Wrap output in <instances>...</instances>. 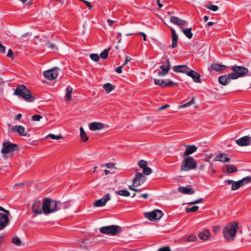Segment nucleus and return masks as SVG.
<instances>
[{
    "instance_id": "obj_1",
    "label": "nucleus",
    "mask_w": 251,
    "mask_h": 251,
    "mask_svg": "<svg viewBox=\"0 0 251 251\" xmlns=\"http://www.w3.org/2000/svg\"><path fill=\"white\" fill-rule=\"evenodd\" d=\"M238 228V224L235 222L228 224L224 227L223 229V233L225 239L227 241L234 240Z\"/></svg>"
},
{
    "instance_id": "obj_2",
    "label": "nucleus",
    "mask_w": 251,
    "mask_h": 251,
    "mask_svg": "<svg viewBox=\"0 0 251 251\" xmlns=\"http://www.w3.org/2000/svg\"><path fill=\"white\" fill-rule=\"evenodd\" d=\"M14 95L21 96L27 102H33L35 98L32 96L30 91L24 85H20L15 90Z\"/></svg>"
},
{
    "instance_id": "obj_3",
    "label": "nucleus",
    "mask_w": 251,
    "mask_h": 251,
    "mask_svg": "<svg viewBox=\"0 0 251 251\" xmlns=\"http://www.w3.org/2000/svg\"><path fill=\"white\" fill-rule=\"evenodd\" d=\"M232 72L229 73L230 76L232 79H237L240 77H243L249 73L248 69L245 67L242 66H232L230 68Z\"/></svg>"
},
{
    "instance_id": "obj_4",
    "label": "nucleus",
    "mask_w": 251,
    "mask_h": 251,
    "mask_svg": "<svg viewBox=\"0 0 251 251\" xmlns=\"http://www.w3.org/2000/svg\"><path fill=\"white\" fill-rule=\"evenodd\" d=\"M58 203L56 201L50 198H46L43 200L44 214L48 215L57 211Z\"/></svg>"
},
{
    "instance_id": "obj_5",
    "label": "nucleus",
    "mask_w": 251,
    "mask_h": 251,
    "mask_svg": "<svg viewBox=\"0 0 251 251\" xmlns=\"http://www.w3.org/2000/svg\"><path fill=\"white\" fill-rule=\"evenodd\" d=\"M181 166V170L188 171L194 169L197 167V163L191 156H185Z\"/></svg>"
},
{
    "instance_id": "obj_6",
    "label": "nucleus",
    "mask_w": 251,
    "mask_h": 251,
    "mask_svg": "<svg viewBox=\"0 0 251 251\" xmlns=\"http://www.w3.org/2000/svg\"><path fill=\"white\" fill-rule=\"evenodd\" d=\"M122 229V227L119 226L112 225L101 227L100 228V231L102 234L115 235L121 232Z\"/></svg>"
},
{
    "instance_id": "obj_7",
    "label": "nucleus",
    "mask_w": 251,
    "mask_h": 251,
    "mask_svg": "<svg viewBox=\"0 0 251 251\" xmlns=\"http://www.w3.org/2000/svg\"><path fill=\"white\" fill-rule=\"evenodd\" d=\"M19 147L18 145L12 143L10 142H5L2 144L1 149V153L3 154H7L18 150Z\"/></svg>"
},
{
    "instance_id": "obj_8",
    "label": "nucleus",
    "mask_w": 251,
    "mask_h": 251,
    "mask_svg": "<svg viewBox=\"0 0 251 251\" xmlns=\"http://www.w3.org/2000/svg\"><path fill=\"white\" fill-rule=\"evenodd\" d=\"M163 213L162 211L155 209L151 212L146 213L145 217L150 221L159 220L163 216Z\"/></svg>"
},
{
    "instance_id": "obj_9",
    "label": "nucleus",
    "mask_w": 251,
    "mask_h": 251,
    "mask_svg": "<svg viewBox=\"0 0 251 251\" xmlns=\"http://www.w3.org/2000/svg\"><path fill=\"white\" fill-rule=\"evenodd\" d=\"M32 211L36 215H40L44 213L43 202L39 200H36L32 205Z\"/></svg>"
},
{
    "instance_id": "obj_10",
    "label": "nucleus",
    "mask_w": 251,
    "mask_h": 251,
    "mask_svg": "<svg viewBox=\"0 0 251 251\" xmlns=\"http://www.w3.org/2000/svg\"><path fill=\"white\" fill-rule=\"evenodd\" d=\"M161 71L158 72V75L163 76L168 74L171 68V65L168 58H166L165 62L160 66Z\"/></svg>"
},
{
    "instance_id": "obj_11",
    "label": "nucleus",
    "mask_w": 251,
    "mask_h": 251,
    "mask_svg": "<svg viewBox=\"0 0 251 251\" xmlns=\"http://www.w3.org/2000/svg\"><path fill=\"white\" fill-rule=\"evenodd\" d=\"M58 68L55 67L50 70L46 71L44 72V75L49 80L55 79L58 76Z\"/></svg>"
},
{
    "instance_id": "obj_12",
    "label": "nucleus",
    "mask_w": 251,
    "mask_h": 251,
    "mask_svg": "<svg viewBox=\"0 0 251 251\" xmlns=\"http://www.w3.org/2000/svg\"><path fill=\"white\" fill-rule=\"evenodd\" d=\"M10 131L12 133H18L22 136H29V134H28L26 132L25 127L21 125L13 126L11 128Z\"/></svg>"
},
{
    "instance_id": "obj_13",
    "label": "nucleus",
    "mask_w": 251,
    "mask_h": 251,
    "mask_svg": "<svg viewBox=\"0 0 251 251\" xmlns=\"http://www.w3.org/2000/svg\"><path fill=\"white\" fill-rule=\"evenodd\" d=\"M146 178L141 173L137 172L136 176L133 180V186H139L142 184L146 180Z\"/></svg>"
},
{
    "instance_id": "obj_14",
    "label": "nucleus",
    "mask_w": 251,
    "mask_h": 251,
    "mask_svg": "<svg viewBox=\"0 0 251 251\" xmlns=\"http://www.w3.org/2000/svg\"><path fill=\"white\" fill-rule=\"evenodd\" d=\"M110 195L109 194H107L102 199L96 201L94 202L93 205L95 207L103 206L106 204V202L110 200Z\"/></svg>"
},
{
    "instance_id": "obj_15",
    "label": "nucleus",
    "mask_w": 251,
    "mask_h": 251,
    "mask_svg": "<svg viewBox=\"0 0 251 251\" xmlns=\"http://www.w3.org/2000/svg\"><path fill=\"white\" fill-rule=\"evenodd\" d=\"M236 144L239 146H247L251 143V137L245 136L236 140Z\"/></svg>"
},
{
    "instance_id": "obj_16",
    "label": "nucleus",
    "mask_w": 251,
    "mask_h": 251,
    "mask_svg": "<svg viewBox=\"0 0 251 251\" xmlns=\"http://www.w3.org/2000/svg\"><path fill=\"white\" fill-rule=\"evenodd\" d=\"M230 75V74H228L226 75L220 76L218 78L219 83L224 86L227 85L232 80Z\"/></svg>"
},
{
    "instance_id": "obj_17",
    "label": "nucleus",
    "mask_w": 251,
    "mask_h": 251,
    "mask_svg": "<svg viewBox=\"0 0 251 251\" xmlns=\"http://www.w3.org/2000/svg\"><path fill=\"white\" fill-rule=\"evenodd\" d=\"M9 224L7 216L0 213V230L4 229Z\"/></svg>"
},
{
    "instance_id": "obj_18",
    "label": "nucleus",
    "mask_w": 251,
    "mask_h": 251,
    "mask_svg": "<svg viewBox=\"0 0 251 251\" xmlns=\"http://www.w3.org/2000/svg\"><path fill=\"white\" fill-rule=\"evenodd\" d=\"M230 158L228 157L227 155L224 153H220L218 154L214 158L215 161H220L222 162H228L230 161Z\"/></svg>"
},
{
    "instance_id": "obj_19",
    "label": "nucleus",
    "mask_w": 251,
    "mask_h": 251,
    "mask_svg": "<svg viewBox=\"0 0 251 251\" xmlns=\"http://www.w3.org/2000/svg\"><path fill=\"white\" fill-rule=\"evenodd\" d=\"M187 75L191 77L194 81L196 83H200L201 82L200 79V75L196 71L193 70L188 71L186 73Z\"/></svg>"
},
{
    "instance_id": "obj_20",
    "label": "nucleus",
    "mask_w": 251,
    "mask_h": 251,
    "mask_svg": "<svg viewBox=\"0 0 251 251\" xmlns=\"http://www.w3.org/2000/svg\"><path fill=\"white\" fill-rule=\"evenodd\" d=\"M170 21L172 23H173L175 25H176L179 26L180 27H181V26L185 25H186V24L187 23L186 21H185L182 19H179L177 17H176V16H171L170 17Z\"/></svg>"
},
{
    "instance_id": "obj_21",
    "label": "nucleus",
    "mask_w": 251,
    "mask_h": 251,
    "mask_svg": "<svg viewBox=\"0 0 251 251\" xmlns=\"http://www.w3.org/2000/svg\"><path fill=\"white\" fill-rule=\"evenodd\" d=\"M186 149L183 153V156H187L188 155L194 153L196 151L198 148L195 145H184Z\"/></svg>"
},
{
    "instance_id": "obj_22",
    "label": "nucleus",
    "mask_w": 251,
    "mask_h": 251,
    "mask_svg": "<svg viewBox=\"0 0 251 251\" xmlns=\"http://www.w3.org/2000/svg\"><path fill=\"white\" fill-rule=\"evenodd\" d=\"M89 129L92 131L100 130L104 128V125L101 123L93 122L89 125Z\"/></svg>"
},
{
    "instance_id": "obj_23",
    "label": "nucleus",
    "mask_w": 251,
    "mask_h": 251,
    "mask_svg": "<svg viewBox=\"0 0 251 251\" xmlns=\"http://www.w3.org/2000/svg\"><path fill=\"white\" fill-rule=\"evenodd\" d=\"M210 235L211 233L209 230L207 229H205L200 231L198 234L199 237L201 240L203 241L207 240L209 239Z\"/></svg>"
},
{
    "instance_id": "obj_24",
    "label": "nucleus",
    "mask_w": 251,
    "mask_h": 251,
    "mask_svg": "<svg viewBox=\"0 0 251 251\" xmlns=\"http://www.w3.org/2000/svg\"><path fill=\"white\" fill-rule=\"evenodd\" d=\"M226 66L224 65H220L217 63L212 64L210 68H209L210 71L214 70L216 72L222 71L226 70Z\"/></svg>"
},
{
    "instance_id": "obj_25",
    "label": "nucleus",
    "mask_w": 251,
    "mask_h": 251,
    "mask_svg": "<svg viewBox=\"0 0 251 251\" xmlns=\"http://www.w3.org/2000/svg\"><path fill=\"white\" fill-rule=\"evenodd\" d=\"M173 70L176 73L186 74L189 70V68L185 65H177L173 67Z\"/></svg>"
},
{
    "instance_id": "obj_26",
    "label": "nucleus",
    "mask_w": 251,
    "mask_h": 251,
    "mask_svg": "<svg viewBox=\"0 0 251 251\" xmlns=\"http://www.w3.org/2000/svg\"><path fill=\"white\" fill-rule=\"evenodd\" d=\"M171 31L172 34V45L171 47L173 49L175 48L177 46V42L178 40V36L176 33L175 30L171 28Z\"/></svg>"
},
{
    "instance_id": "obj_27",
    "label": "nucleus",
    "mask_w": 251,
    "mask_h": 251,
    "mask_svg": "<svg viewBox=\"0 0 251 251\" xmlns=\"http://www.w3.org/2000/svg\"><path fill=\"white\" fill-rule=\"evenodd\" d=\"M178 191L182 194L192 195L194 193V190L187 187L179 186Z\"/></svg>"
},
{
    "instance_id": "obj_28",
    "label": "nucleus",
    "mask_w": 251,
    "mask_h": 251,
    "mask_svg": "<svg viewBox=\"0 0 251 251\" xmlns=\"http://www.w3.org/2000/svg\"><path fill=\"white\" fill-rule=\"evenodd\" d=\"M237 171V168L234 165L231 164H227L226 165V171H225V173H232Z\"/></svg>"
},
{
    "instance_id": "obj_29",
    "label": "nucleus",
    "mask_w": 251,
    "mask_h": 251,
    "mask_svg": "<svg viewBox=\"0 0 251 251\" xmlns=\"http://www.w3.org/2000/svg\"><path fill=\"white\" fill-rule=\"evenodd\" d=\"M173 85H177V83H174L170 80H163L162 82L160 84L159 86L162 87H170Z\"/></svg>"
},
{
    "instance_id": "obj_30",
    "label": "nucleus",
    "mask_w": 251,
    "mask_h": 251,
    "mask_svg": "<svg viewBox=\"0 0 251 251\" xmlns=\"http://www.w3.org/2000/svg\"><path fill=\"white\" fill-rule=\"evenodd\" d=\"M72 91H73V88L71 86H68L66 88V95L65 96V100L66 101H70L71 100V98H72L71 95L72 93Z\"/></svg>"
},
{
    "instance_id": "obj_31",
    "label": "nucleus",
    "mask_w": 251,
    "mask_h": 251,
    "mask_svg": "<svg viewBox=\"0 0 251 251\" xmlns=\"http://www.w3.org/2000/svg\"><path fill=\"white\" fill-rule=\"evenodd\" d=\"M103 88L107 93H109L115 89V86L110 83H107L103 85Z\"/></svg>"
},
{
    "instance_id": "obj_32",
    "label": "nucleus",
    "mask_w": 251,
    "mask_h": 251,
    "mask_svg": "<svg viewBox=\"0 0 251 251\" xmlns=\"http://www.w3.org/2000/svg\"><path fill=\"white\" fill-rule=\"evenodd\" d=\"M80 134L81 141L83 142H87L88 140V137L82 127L80 128Z\"/></svg>"
},
{
    "instance_id": "obj_33",
    "label": "nucleus",
    "mask_w": 251,
    "mask_h": 251,
    "mask_svg": "<svg viewBox=\"0 0 251 251\" xmlns=\"http://www.w3.org/2000/svg\"><path fill=\"white\" fill-rule=\"evenodd\" d=\"M182 30L183 33L185 34V35L189 39H191L193 37V33L191 32L192 28H182Z\"/></svg>"
},
{
    "instance_id": "obj_34",
    "label": "nucleus",
    "mask_w": 251,
    "mask_h": 251,
    "mask_svg": "<svg viewBox=\"0 0 251 251\" xmlns=\"http://www.w3.org/2000/svg\"><path fill=\"white\" fill-rule=\"evenodd\" d=\"M195 98L193 97L189 102H186V103H184V104L179 105L178 108L179 109L186 108V107L190 106L191 105H193V104L195 103Z\"/></svg>"
},
{
    "instance_id": "obj_35",
    "label": "nucleus",
    "mask_w": 251,
    "mask_h": 251,
    "mask_svg": "<svg viewBox=\"0 0 251 251\" xmlns=\"http://www.w3.org/2000/svg\"><path fill=\"white\" fill-rule=\"evenodd\" d=\"M57 211L61 209H66L70 207V205L67 202H61L60 201L57 202Z\"/></svg>"
},
{
    "instance_id": "obj_36",
    "label": "nucleus",
    "mask_w": 251,
    "mask_h": 251,
    "mask_svg": "<svg viewBox=\"0 0 251 251\" xmlns=\"http://www.w3.org/2000/svg\"><path fill=\"white\" fill-rule=\"evenodd\" d=\"M116 194L119 195L124 196V197H129L130 196V193L126 190L123 189L117 191L116 192Z\"/></svg>"
},
{
    "instance_id": "obj_37",
    "label": "nucleus",
    "mask_w": 251,
    "mask_h": 251,
    "mask_svg": "<svg viewBox=\"0 0 251 251\" xmlns=\"http://www.w3.org/2000/svg\"><path fill=\"white\" fill-rule=\"evenodd\" d=\"M241 181L239 180L238 181H234L232 186L231 189L232 190H236L239 188L241 186H242V184L241 183Z\"/></svg>"
},
{
    "instance_id": "obj_38",
    "label": "nucleus",
    "mask_w": 251,
    "mask_h": 251,
    "mask_svg": "<svg viewBox=\"0 0 251 251\" xmlns=\"http://www.w3.org/2000/svg\"><path fill=\"white\" fill-rule=\"evenodd\" d=\"M50 138L54 140H58L59 139L62 138L63 137L61 135H55L53 134H49L46 137V138Z\"/></svg>"
},
{
    "instance_id": "obj_39",
    "label": "nucleus",
    "mask_w": 251,
    "mask_h": 251,
    "mask_svg": "<svg viewBox=\"0 0 251 251\" xmlns=\"http://www.w3.org/2000/svg\"><path fill=\"white\" fill-rule=\"evenodd\" d=\"M199 209V206L194 205L190 208H186V211L187 213L194 212L197 211Z\"/></svg>"
},
{
    "instance_id": "obj_40",
    "label": "nucleus",
    "mask_w": 251,
    "mask_h": 251,
    "mask_svg": "<svg viewBox=\"0 0 251 251\" xmlns=\"http://www.w3.org/2000/svg\"><path fill=\"white\" fill-rule=\"evenodd\" d=\"M138 164L141 168L144 169L147 167L148 163L146 161L141 160L138 162Z\"/></svg>"
},
{
    "instance_id": "obj_41",
    "label": "nucleus",
    "mask_w": 251,
    "mask_h": 251,
    "mask_svg": "<svg viewBox=\"0 0 251 251\" xmlns=\"http://www.w3.org/2000/svg\"><path fill=\"white\" fill-rule=\"evenodd\" d=\"M12 242L16 245H20L21 244V241L19 238L15 236L12 239Z\"/></svg>"
},
{
    "instance_id": "obj_42",
    "label": "nucleus",
    "mask_w": 251,
    "mask_h": 251,
    "mask_svg": "<svg viewBox=\"0 0 251 251\" xmlns=\"http://www.w3.org/2000/svg\"><path fill=\"white\" fill-rule=\"evenodd\" d=\"M109 49H105L100 54V57L102 59H106L108 56Z\"/></svg>"
},
{
    "instance_id": "obj_43",
    "label": "nucleus",
    "mask_w": 251,
    "mask_h": 251,
    "mask_svg": "<svg viewBox=\"0 0 251 251\" xmlns=\"http://www.w3.org/2000/svg\"><path fill=\"white\" fill-rule=\"evenodd\" d=\"M197 239V237L195 235H191L187 237V239H184V240L188 242H192L196 241Z\"/></svg>"
},
{
    "instance_id": "obj_44",
    "label": "nucleus",
    "mask_w": 251,
    "mask_h": 251,
    "mask_svg": "<svg viewBox=\"0 0 251 251\" xmlns=\"http://www.w3.org/2000/svg\"><path fill=\"white\" fill-rule=\"evenodd\" d=\"M240 181H241V183L242 185L243 186L244 184H247V183L251 181V177L250 176H247L243 178L241 180H240Z\"/></svg>"
},
{
    "instance_id": "obj_45",
    "label": "nucleus",
    "mask_w": 251,
    "mask_h": 251,
    "mask_svg": "<svg viewBox=\"0 0 251 251\" xmlns=\"http://www.w3.org/2000/svg\"><path fill=\"white\" fill-rule=\"evenodd\" d=\"M205 7L213 11H217L219 9V7L215 5H206Z\"/></svg>"
},
{
    "instance_id": "obj_46",
    "label": "nucleus",
    "mask_w": 251,
    "mask_h": 251,
    "mask_svg": "<svg viewBox=\"0 0 251 251\" xmlns=\"http://www.w3.org/2000/svg\"><path fill=\"white\" fill-rule=\"evenodd\" d=\"M143 169V173L145 175H149L152 172L151 169V168H150V167H145V168H144Z\"/></svg>"
},
{
    "instance_id": "obj_47",
    "label": "nucleus",
    "mask_w": 251,
    "mask_h": 251,
    "mask_svg": "<svg viewBox=\"0 0 251 251\" xmlns=\"http://www.w3.org/2000/svg\"><path fill=\"white\" fill-rule=\"evenodd\" d=\"M43 117L40 115H34L31 117V119L33 121H40Z\"/></svg>"
},
{
    "instance_id": "obj_48",
    "label": "nucleus",
    "mask_w": 251,
    "mask_h": 251,
    "mask_svg": "<svg viewBox=\"0 0 251 251\" xmlns=\"http://www.w3.org/2000/svg\"><path fill=\"white\" fill-rule=\"evenodd\" d=\"M90 58L95 61H98L100 59V56L98 54H91L90 55Z\"/></svg>"
},
{
    "instance_id": "obj_49",
    "label": "nucleus",
    "mask_w": 251,
    "mask_h": 251,
    "mask_svg": "<svg viewBox=\"0 0 251 251\" xmlns=\"http://www.w3.org/2000/svg\"><path fill=\"white\" fill-rule=\"evenodd\" d=\"M202 201H203V199L202 198H200V199H198V200H197L196 201L189 202L188 203V204H190V205H193V204L201 203Z\"/></svg>"
},
{
    "instance_id": "obj_50",
    "label": "nucleus",
    "mask_w": 251,
    "mask_h": 251,
    "mask_svg": "<svg viewBox=\"0 0 251 251\" xmlns=\"http://www.w3.org/2000/svg\"><path fill=\"white\" fill-rule=\"evenodd\" d=\"M105 166L109 169H114L115 167V164L113 163H108L105 164Z\"/></svg>"
},
{
    "instance_id": "obj_51",
    "label": "nucleus",
    "mask_w": 251,
    "mask_h": 251,
    "mask_svg": "<svg viewBox=\"0 0 251 251\" xmlns=\"http://www.w3.org/2000/svg\"><path fill=\"white\" fill-rule=\"evenodd\" d=\"M158 251H171L169 246H165L159 249Z\"/></svg>"
},
{
    "instance_id": "obj_52",
    "label": "nucleus",
    "mask_w": 251,
    "mask_h": 251,
    "mask_svg": "<svg viewBox=\"0 0 251 251\" xmlns=\"http://www.w3.org/2000/svg\"><path fill=\"white\" fill-rule=\"evenodd\" d=\"M46 46L48 47V48H50L51 49H54L55 48V45L53 44V43H51L50 42H49L47 44H46Z\"/></svg>"
},
{
    "instance_id": "obj_53",
    "label": "nucleus",
    "mask_w": 251,
    "mask_h": 251,
    "mask_svg": "<svg viewBox=\"0 0 251 251\" xmlns=\"http://www.w3.org/2000/svg\"><path fill=\"white\" fill-rule=\"evenodd\" d=\"M124 67L123 65L120 66L116 69V72L118 74L122 73V68Z\"/></svg>"
},
{
    "instance_id": "obj_54",
    "label": "nucleus",
    "mask_w": 251,
    "mask_h": 251,
    "mask_svg": "<svg viewBox=\"0 0 251 251\" xmlns=\"http://www.w3.org/2000/svg\"><path fill=\"white\" fill-rule=\"evenodd\" d=\"M162 79H154V82L156 85H160V84H161V83L162 82Z\"/></svg>"
},
{
    "instance_id": "obj_55",
    "label": "nucleus",
    "mask_w": 251,
    "mask_h": 251,
    "mask_svg": "<svg viewBox=\"0 0 251 251\" xmlns=\"http://www.w3.org/2000/svg\"><path fill=\"white\" fill-rule=\"evenodd\" d=\"M170 107V105L169 104H165L160 107L158 108V110L160 111V110H164L168 107Z\"/></svg>"
},
{
    "instance_id": "obj_56",
    "label": "nucleus",
    "mask_w": 251,
    "mask_h": 251,
    "mask_svg": "<svg viewBox=\"0 0 251 251\" xmlns=\"http://www.w3.org/2000/svg\"><path fill=\"white\" fill-rule=\"evenodd\" d=\"M13 55V51L11 49H9L8 50V53L7 54V56L8 57L12 58V56Z\"/></svg>"
},
{
    "instance_id": "obj_57",
    "label": "nucleus",
    "mask_w": 251,
    "mask_h": 251,
    "mask_svg": "<svg viewBox=\"0 0 251 251\" xmlns=\"http://www.w3.org/2000/svg\"><path fill=\"white\" fill-rule=\"evenodd\" d=\"M107 22L108 25L110 26H111L112 25L116 22L115 21H113L110 19H108Z\"/></svg>"
},
{
    "instance_id": "obj_58",
    "label": "nucleus",
    "mask_w": 251,
    "mask_h": 251,
    "mask_svg": "<svg viewBox=\"0 0 251 251\" xmlns=\"http://www.w3.org/2000/svg\"><path fill=\"white\" fill-rule=\"evenodd\" d=\"M22 117V114H18V115H17L15 118H14V120L15 121H18V120H19Z\"/></svg>"
},
{
    "instance_id": "obj_59",
    "label": "nucleus",
    "mask_w": 251,
    "mask_h": 251,
    "mask_svg": "<svg viewBox=\"0 0 251 251\" xmlns=\"http://www.w3.org/2000/svg\"><path fill=\"white\" fill-rule=\"evenodd\" d=\"M130 60V58L129 56H126V60L124 62V63L122 65L123 66H125L126 64Z\"/></svg>"
},
{
    "instance_id": "obj_60",
    "label": "nucleus",
    "mask_w": 251,
    "mask_h": 251,
    "mask_svg": "<svg viewBox=\"0 0 251 251\" xmlns=\"http://www.w3.org/2000/svg\"><path fill=\"white\" fill-rule=\"evenodd\" d=\"M138 34H140V35H142V37H143V39H144V41H146V40H147V39H146V34H145V33L141 32H139V33H138Z\"/></svg>"
},
{
    "instance_id": "obj_61",
    "label": "nucleus",
    "mask_w": 251,
    "mask_h": 251,
    "mask_svg": "<svg viewBox=\"0 0 251 251\" xmlns=\"http://www.w3.org/2000/svg\"><path fill=\"white\" fill-rule=\"evenodd\" d=\"M129 189L135 192H139V190L136 188H134L132 186H129Z\"/></svg>"
},
{
    "instance_id": "obj_62",
    "label": "nucleus",
    "mask_w": 251,
    "mask_h": 251,
    "mask_svg": "<svg viewBox=\"0 0 251 251\" xmlns=\"http://www.w3.org/2000/svg\"><path fill=\"white\" fill-rule=\"evenodd\" d=\"M24 3H30L33 0H21Z\"/></svg>"
},
{
    "instance_id": "obj_63",
    "label": "nucleus",
    "mask_w": 251,
    "mask_h": 251,
    "mask_svg": "<svg viewBox=\"0 0 251 251\" xmlns=\"http://www.w3.org/2000/svg\"><path fill=\"white\" fill-rule=\"evenodd\" d=\"M225 182H226L228 184H233L234 181L232 180H226L225 181Z\"/></svg>"
},
{
    "instance_id": "obj_64",
    "label": "nucleus",
    "mask_w": 251,
    "mask_h": 251,
    "mask_svg": "<svg viewBox=\"0 0 251 251\" xmlns=\"http://www.w3.org/2000/svg\"><path fill=\"white\" fill-rule=\"evenodd\" d=\"M84 2L86 4V5L89 7V9L91 8V6L90 5V2L87 1H84Z\"/></svg>"
}]
</instances>
